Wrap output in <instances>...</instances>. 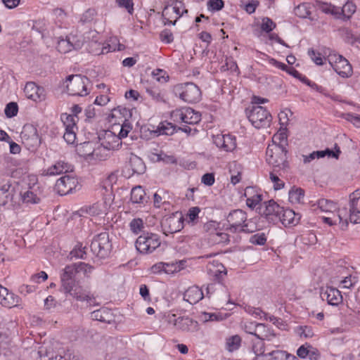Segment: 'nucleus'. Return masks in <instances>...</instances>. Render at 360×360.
<instances>
[{
    "label": "nucleus",
    "instance_id": "f257e3e1",
    "mask_svg": "<svg viewBox=\"0 0 360 360\" xmlns=\"http://www.w3.org/2000/svg\"><path fill=\"white\" fill-rule=\"evenodd\" d=\"M92 269L91 266L82 262L66 266L60 274V290L66 295H70L77 301L91 302L94 298L92 295L76 282L75 276L77 273L81 272L85 275L90 274Z\"/></svg>",
    "mask_w": 360,
    "mask_h": 360
},
{
    "label": "nucleus",
    "instance_id": "f03ea898",
    "mask_svg": "<svg viewBox=\"0 0 360 360\" xmlns=\"http://www.w3.org/2000/svg\"><path fill=\"white\" fill-rule=\"evenodd\" d=\"M287 150L283 144L269 145L266 151V162L274 167V172L284 171L288 167Z\"/></svg>",
    "mask_w": 360,
    "mask_h": 360
},
{
    "label": "nucleus",
    "instance_id": "7ed1b4c3",
    "mask_svg": "<svg viewBox=\"0 0 360 360\" xmlns=\"http://www.w3.org/2000/svg\"><path fill=\"white\" fill-rule=\"evenodd\" d=\"M101 145L90 153L92 155V158L98 160H105L109 154L105 153L103 155L100 156V152L102 150L105 151L108 150H118L122 146V142L120 140L119 136H117L114 132L108 130L104 132L101 137H100Z\"/></svg>",
    "mask_w": 360,
    "mask_h": 360
},
{
    "label": "nucleus",
    "instance_id": "20e7f679",
    "mask_svg": "<svg viewBox=\"0 0 360 360\" xmlns=\"http://www.w3.org/2000/svg\"><path fill=\"white\" fill-rule=\"evenodd\" d=\"M226 230L233 233L248 232L254 231L249 227L247 213L240 209L231 211L226 217Z\"/></svg>",
    "mask_w": 360,
    "mask_h": 360
},
{
    "label": "nucleus",
    "instance_id": "39448f33",
    "mask_svg": "<svg viewBox=\"0 0 360 360\" xmlns=\"http://www.w3.org/2000/svg\"><path fill=\"white\" fill-rule=\"evenodd\" d=\"M174 94L186 103H194L201 98L200 88L193 82L178 84L173 88Z\"/></svg>",
    "mask_w": 360,
    "mask_h": 360
},
{
    "label": "nucleus",
    "instance_id": "423d86ee",
    "mask_svg": "<svg viewBox=\"0 0 360 360\" xmlns=\"http://www.w3.org/2000/svg\"><path fill=\"white\" fill-rule=\"evenodd\" d=\"M249 121L257 129L269 126L272 117L266 108L259 105H253L245 110Z\"/></svg>",
    "mask_w": 360,
    "mask_h": 360
},
{
    "label": "nucleus",
    "instance_id": "0eeeda50",
    "mask_svg": "<svg viewBox=\"0 0 360 360\" xmlns=\"http://www.w3.org/2000/svg\"><path fill=\"white\" fill-rule=\"evenodd\" d=\"M171 119L177 124L195 125L201 120V114L191 108L176 109L171 112Z\"/></svg>",
    "mask_w": 360,
    "mask_h": 360
},
{
    "label": "nucleus",
    "instance_id": "6e6552de",
    "mask_svg": "<svg viewBox=\"0 0 360 360\" xmlns=\"http://www.w3.org/2000/svg\"><path fill=\"white\" fill-rule=\"evenodd\" d=\"M65 82L68 93L71 96H84L89 92L86 86L89 82V79L80 75H69Z\"/></svg>",
    "mask_w": 360,
    "mask_h": 360
},
{
    "label": "nucleus",
    "instance_id": "1a4fd4ad",
    "mask_svg": "<svg viewBox=\"0 0 360 360\" xmlns=\"http://www.w3.org/2000/svg\"><path fill=\"white\" fill-rule=\"evenodd\" d=\"M111 248L112 245L107 232H103L94 236L91 243L92 252L101 259L105 258L110 255Z\"/></svg>",
    "mask_w": 360,
    "mask_h": 360
},
{
    "label": "nucleus",
    "instance_id": "9d476101",
    "mask_svg": "<svg viewBox=\"0 0 360 360\" xmlns=\"http://www.w3.org/2000/svg\"><path fill=\"white\" fill-rule=\"evenodd\" d=\"M328 60L333 69L342 77H349L352 75V68L349 62L342 55L331 53L328 56Z\"/></svg>",
    "mask_w": 360,
    "mask_h": 360
},
{
    "label": "nucleus",
    "instance_id": "9b49d317",
    "mask_svg": "<svg viewBox=\"0 0 360 360\" xmlns=\"http://www.w3.org/2000/svg\"><path fill=\"white\" fill-rule=\"evenodd\" d=\"M81 185L78 179L72 174H65L58 179L55 184V190L60 195H68L79 190Z\"/></svg>",
    "mask_w": 360,
    "mask_h": 360
},
{
    "label": "nucleus",
    "instance_id": "f8f14e48",
    "mask_svg": "<svg viewBox=\"0 0 360 360\" xmlns=\"http://www.w3.org/2000/svg\"><path fill=\"white\" fill-rule=\"evenodd\" d=\"M184 217L181 212H174L165 215L161 221V226L164 232L176 233L184 228Z\"/></svg>",
    "mask_w": 360,
    "mask_h": 360
},
{
    "label": "nucleus",
    "instance_id": "ddd939ff",
    "mask_svg": "<svg viewBox=\"0 0 360 360\" xmlns=\"http://www.w3.org/2000/svg\"><path fill=\"white\" fill-rule=\"evenodd\" d=\"M283 211V207H281L274 200L264 202V205L259 207V213L265 217L270 223L277 224L278 217Z\"/></svg>",
    "mask_w": 360,
    "mask_h": 360
},
{
    "label": "nucleus",
    "instance_id": "4468645a",
    "mask_svg": "<svg viewBox=\"0 0 360 360\" xmlns=\"http://www.w3.org/2000/svg\"><path fill=\"white\" fill-rule=\"evenodd\" d=\"M158 69L150 70H146L142 75L141 84L146 92L153 98H156V87L158 83Z\"/></svg>",
    "mask_w": 360,
    "mask_h": 360
},
{
    "label": "nucleus",
    "instance_id": "2eb2a0df",
    "mask_svg": "<svg viewBox=\"0 0 360 360\" xmlns=\"http://www.w3.org/2000/svg\"><path fill=\"white\" fill-rule=\"evenodd\" d=\"M137 250L141 253H151L158 248V238L155 235L140 236L136 241Z\"/></svg>",
    "mask_w": 360,
    "mask_h": 360
},
{
    "label": "nucleus",
    "instance_id": "dca6fc26",
    "mask_svg": "<svg viewBox=\"0 0 360 360\" xmlns=\"http://www.w3.org/2000/svg\"><path fill=\"white\" fill-rule=\"evenodd\" d=\"M214 143L219 148L226 152L234 150L237 146L235 136L228 134H217L213 136Z\"/></svg>",
    "mask_w": 360,
    "mask_h": 360
},
{
    "label": "nucleus",
    "instance_id": "f3484780",
    "mask_svg": "<svg viewBox=\"0 0 360 360\" xmlns=\"http://www.w3.org/2000/svg\"><path fill=\"white\" fill-rule=\"evenodd\" d=\"M320 296L323 300H326L328 304L332 306H337L342 302L340 291L333 287L322 288Z\"/></svg>",
    "mask_w": 360,
    "mask_h": 360
},
{
    "label": "nucleus",
    "instance_id": "a211bd4d",
    "mask_svg": "<svg viewBox=\"0 0 360 360\" xmlns=\"http://www.w3.org/2000/svg\"><path fill=\"white\" fill-rule=\"evenodd\" d=\"M24 92L27 98L36 102L44 101L46 98L44 89L33 82H27Z\"/></svg>",
    "mask_w": 360,
    "mask_h": 360
},
{
    "label": "nucleus",
    "instance_id": "6ab92c4d",
    "mask_svg": "<svg viewBox=\"0 0 360 360\" xmlns=\"http://www.w3.org/2000/svg\"><path fill=\"white\" fill-rule=\"evenodd\" d=\"M73 170V166L64 160H58L43 171L44 176H56Z\"/></svg>",
    "mask_w": 360,
    "mask_h": 360
},
{
    "label": "nucleus",
    "instance_id": "aec40b11",
    "mask_svg": "<svg viewBox=\"0 0 360 360\" xmlns=\"http://www.w3.org/2000/svg\"><path fill=\"white\" fill-rule=\"evenodd\" d=\"M83 45L82 40L76 39L74 35L67 37L65 39H61L58 41V49L60 52L66 53L72 49H79Z\"/></svg>",
    "mask_w": 360,
    "mask_h": 360
},
{
    "label": "nucleus",
    "instance_id": "412c9836",
    "mask_svg": "<svg viewBox=\"0 0 360 360\" xmlns=\"http://www.w3.org/2000/svg\"><path fill=\"white\" fill-rule=\"evenodd\" d=\"M278 217L280 218L278 219V222L280 221L285 226H288L297 224L301 216L298 213L296 214L292 210L283 207V211L281 212V214Z\"/></svg>",
    "mask_w": 360,
    "mask_h": 360
},
{
    "label": "nucleus",
    "instance_id": "4be33fe9",
    "mask_svg": "<svg viewBox=\"0 0 360 360\" xmlns=\"http://www.w3.org/2000/svg\"><path fill=\"white\" fill-rule=\"evenodd\" d=\"M202 290L195 285L188 288L184 294V300L190 304H195L203 298Z\"/></svg>",
    "mask_w": 360,
    "mask_h": 360
},
{
    "label": "nucleus",
    "instance_id": "5701e85b",
    "mask_svg": "<svg viewBox=\"0 0 360 360\" xmlns=\"http://www.w3.org/2000/svg\"><path fill=\"white\" fill-rule=\"evenodd\" d=\"M186 261L172 262H159V273L163 271L167 274H173L184 269Z\"/></svg>",
    "mask_w": 360,
    "mask_h": 360
},
{
    "label": "nucleus",
    "instance_id": "b1692460",
    "mask_svg": "<svg viewBox=\"0 0 360 360\" xmlns=\"http://www.w3.org/2000/svg\"><path fill=\"white\" fill-rule=\"evenodd\" d=\"M176 321V327L182 331L193 332L198 330V322L188 316L179 317Z\"/></svg>",
    "mask_w": 360,
    "mask_h": 360
},
{
    "label": "nucleus",
    "instance_id": "393cba45",
    "mask_svg": "<svg viewBox=\"0 0 360 360\" xmlns=\"http://www.w3.org/2000/svg\"><path fill=\"white\" fill-rule=\"evenodd\" d=\"M20 197L22 202L27 205L38 204L40 202V197L34 187H30L27 191H21Z\"/></svg>",
    "mask_w": 360,
    "mask_h": 360
},
{
    "label": "nucleus",
    "instance_id": "a878e982",
    "mask_svg": "<svg viewBox=\"0 0 360 360\" xmlns=\"http://www.w3.org/2000/svg\"><path fill=\"white\" fill-rule=\"evenodd\" d=\"M20 302V298L6 288V294L0 298V304L4 307L12 308L18 307Z\"/></svg>",
    "mask_w": 360,
    "mask_h": 360
},
{
    "label": "nucleus",
    "instance_id": "bb28decb",
    "mask_svg": "<svg viewBox=\"0 0 360 360\" xmlns=\"http://www.w3.org/2000/svg\"><path fill=\"white\" fill-rule=\"evenodd\" d=\"M91 319L103 323H110L113 321L112 313L107 308H101L91 312Z\"/></svg>",
    "mask_w": 360,
    "mask_h": 360
},
{
    "label": "nucleus",
    "instance_id": "cd10ccee",
    "mask_svg": "<svg viewBox=\"0 0 360 360\" xmlns=\"http://www.w3.org/2000/svg\"><path fill=\"white\" fill-rule=\"evenodd\" d=\"M262 360H291L296 359L295 356H292L285 351L282 350H273L266 352L262 357Z\"/></svg>",
    "mask_w": 360,
    "mask_h": 360
},
{
    "label": "nucleus",
    "instance_id": "c85d7f7f",
    "mask_svg": "<svg viewBox=\"0 0 360 360\" xmlns=\"http://www.w3.org/2000/svg\"><path fill=\"white\" fill-rule=\"evenodd\" d=\"M129 165L132 174H141L146 171V165L141 158L136 155H131L129 158Z\"/></svg>",
    "mask_w": 360,
    "mask_h": 360
},
{
    "label": "nucleus",
    "instance_id": "c756f323",
    "mask_svg": "<svg viewBox=\"0 0 360 360\" xmlns=\"http://www.w3.org/2000/svg\"><path fill=\"white\" fill-rule=\"evenodd\" d=\"M13 188L6 183L0 188V205L4 206L13 199Z\"/></svg>",
    "mask_w": 360,
    "mask_h": 360
},
{
    "label": "nucleus",
    "instance_id": "7c9ffc66",
    "mask_svg": "<svg viewBox=\"0 0 360 360\" xmlns=\"http://www.w3.org/2000/svg\"><path fill=\"white\" fill-rule=\"evenodd\" d=\"M32 30L41 34V37L49 36V31L48 30V24L44 19H39L32 21Z\"/></svg>",
    "mask_w": 360,
    "mask_h": 360
},
{
    "label": "nucleus",
    "instance_id": "2f4dec72",
    "mask_svg": "<svg viewBox=\"0 0 360 360\" xmlns=\"http://www.w3.org/2000/svg\"><path fill=\"white\" fill-rule=\"evenodd\" d=\"M22 138L24 139H30L34 144L39 142L37 131L32 125H25L21 132Z\"/></svg>",
    "mask_w": 360,
    "mask_h": 360
},
{
    "label": "nucleus",
    "instance_id": "473e14b6",
    "mask_svg": "<svg viewBox=\"0 0 360 360\" xmlns=\"http://www.w3.org/2000/svg\"><path fill=\"white\" fill-rule=\"evenodd\" d=\"M146 193L141 186H135L131 191V201L134 204L143 203Z\"/></svg>",
    "mask_w": 360,
    "mask_h": 360
},
{
    "label": "nucleus",
    "instance_id": "72a5a7b5",
    "mask_svg": "<svg viewBox=\"0 0 360 360\" xmlns=\"http://www.w3.org/2000/svg\"><path fill=\"white\" fill-rule=\"evenodd\" d=\"M255 336L260 340L269 339L270 337L274 336L267 326L263 323H257Z\"/></svg>",
    "mask_w": 360,
    "mask_h": 360
},
{
    "label": "nucleus",
    "instance_id": "f704fd0d",
    "mask_svg": "<svg viewBox=\"0 0 360 360\" xmlns=\"http://www.w3.org/2000/svg\"><path fill=\"white\" fill-rule=\"evenodd\" d=\"M175 11H176L175 7H172L169 6H166L164 8L162 13V21L165 25L172 24V25H174L176 24V19H175L174 21L172 20V19L175 15Z\"/></svg>",
    "mask_w": 360,
    "mask_h": 360
},
{
    "label": "nucleus",
    "instance_id": "c9c22d12",
    "mask_svg": "<svg viewBox=\"0 0 360 360\" xmlns=\"http://www.w3.org/2000/svg\"><path fill=\"white\" fill-rule=\"evenodd\" d=\"M77 117L75 115L62 114L61 120L65 129H77L76 121Z\"/></svg>",
    "mask_w": 360,
    "mask_h": 360
},
{
    "label": "nucleus",
    "instance_id": "e433bc0d",
    "mask_svg": "<svg viewBox=\"0 0 360 360\" xmlns=\"http://www.w3.org/2000/svg\"><path fill=\"white\" fill-rule=\"evenodd\" d=\"M304 196V191L301 188H292L289 191V200L292 203L301 202Z\"/></svg>",
    "mask_w": 360,
    "mask_h": 360
},
{
    "label": "nucleus",
    "instance_id": "4c0bfd02",
    "mask_svg": "<svg viewBox=\"0 0 360 360\" xmlns=\"http://www.w3.org/2000/svg\"><path fill=\"white\" fill-rule=\"evenodd\" d=\"M141 136L146 139L158 136V127L146 124L141 128Z\"/></svg>",
    "mask_w": 360,
    "mask_h": 360
},
{
    "label": "nucleus",
    "instance_id": "58836bf2",
    "mask_svg": "<svg viewBox=\"0 0 360 360\" xmlns=\"http://www.w3.org/2000/svg\"><path fill=\"white\" fill-rule=\"evenodd\" d=\"M177 131V128L171 122H161L159 124V136L160 135H172Z\"/></svg>",
    "mask_w": 360,
    "mask_h": 360
},
{
    "label": "nucleus",
    "instance_id": "ea45409f",
    "mask_svg": "<svg viewBox=\"0 0 360 360\" xmlns=\"http://www.w3.org/2000/svg\"><path fill=\"white\" fill-rule=\"evenodd\" d=\"M318 206L323 212H333L337 209V206L333 201L324 198L319 200Z\"/></svg>",
    "mask_w": 360,
    "mask_h": 360
},
{
    "label": "nucleus",
    "instance_id": "a19ab883",
    "mask_svg": "<svg viewBox=\"0 0 360 360\" xmlns=\"http://www.w3.org/2000/svg\"><path fill=\"white\" fill-rule=\"evenodd\" d=\"M342 18L349 19L356 11V6L351 1H347L342 8Z\"/></svg>",
    "mask_w": 360,
    "mask_h": 360
},
{
    "label": "nucleus",
    "instance_id": "79ce46f5",
    "mask_svg": "<svg viewBox=\"0 0 360 360\" xmlns=\"http://www.w3.org/2000/svg\"><path fill=\"white\" fill-rule=\"evenodd\" d=\"M294 12L297 17L301 18H306L311 13L309 11V6L307 4H300L295 8Z\"/></svg>",
    "mask_w": 360,
    "mask_h": 360
},
{
    "label": "nucleus",
    "instance_id": "37998d69",
    "mask_svg": "<svg viewBox=\"0 0 360 360\" xmlns=\"http://www.w3.org/2000/svg\"><path fill=\"white\" fill-rule=\"evenodd\" d=\"M252 352L255 354V357L253 360H262V356L266 354L265 352V348L264 347V343L262 341H259L252 346Z\"/></svg>",
    "mask_w": 360,
    "mask_h": 360
},
{
    "label": "nucleus",
    "instance_id": "c03bdc74",
    "mask_svg": "<svg viewBox=\"0 0 360 360\" xmlns=\"http://www.w3.org/2000/svg\"><path fill=\"white\" fill-rule=\"evenodd\" d=\"M131 129L132 126L131 123L124 118L123 123L121 124L120 132L117 136H119L120 140L121 141L122 139L127 136Z\"/></svg>",
    "mask_w": 360,
    "mask_h": 360
},
{
    "label": "nucleus",
    "instance_id": "a18cd8bd",
    "mask_svg": "<svg viewBox=\"0 0 360 360\" xmlns=\"http://www.w3.org/2000/svg\"><path fill=\"white\" fill-rule=\"evenodd\" d=\"M349 220L353 224L360 223V211L356 206L349 205Z\"/></svg>",
    "mask_w": 360,
    "mask_h": 360
},
{
    "label": "nucleus",
    "instance_id": "49530a36",
    "mask_svg": "<svg viewBox=\"0 0 360 360\" xmlns=\"http://www.w3.org/2000/svg\"><path fill=\"white\" fill-rule=\"evenodd\" d=\"M115 3L118 7L126 9L129 14L134 13L133 0H115Z\"/></svg>",
    "mask_w": 360,
    "mask_h": 360
},
{
    "label": "nucleus",
    "instance_id": "de8ad7c7",
    "mask_svg": "<svg viewBox=\"0 0 360 360\" xmlns=\"http://www.w3.org/2000/svg\"><path fill=\"white\" fill-rule=\"evenodd\" d=\"M129 228L134 234L139 233L143 228V221L140 218L134 219L129 223Z\"/></svg>",
    "mask_w": 360,
    "mask_h": 360
},
{
    "label": "nucleus",
    "instance_id": "09e8293b",
    "mask_svg": "<svg viewBox=\"0 0 360 360\" xmlns=\"http://www.w3.org/2000/svg\"><path fill=\"white\" fill-rule=\"evenodd\" d=\"M241 339L238 335H233L227 340V347L229 351L237 349L240 345Z\"/></svg>",
    "mask_w": 360,
    "mask_h": 360
},
{
    "label": "nucleus",
    "instance_id": "8fccbe9b",
    "mask_svg": "<svg viewBox=\"0 0 360 360\" xmlns=\"http://www.w3.org/2000/svg\"><path fill=\"white\" fill-rule=\"evenodd\" d=\"M105 211L104 206L101 203H95L86 209V213L92 216L101 214Z\"/></svg>",
    "mask_w": 360,
    "mask_h": 360
},
{
    "label": "nucleus",
    "instance_id": "3c124183",
    "mask_svg": "<svg viewBox=\"0 0 360 360\" xmlns=\"http://www.w3.org/2000/svg\"><path fill=\"white\" fill-rule=\"evenodd\" d=\"M124 113H127V110L126 108H122L120 106L114 108L112 110V112L109 115L110 121L113 122V120L115 119V122H118V119L122 118L120 115H122Z\"/></svg>",
    "mask_w": 360,
    "mask_h": 360
},
{
    "label": "nucleus",
    "instance_id": "603ef678",
    "mask_svg": "<svg viewBox=\"0 0 360 360\" xmlns=\"http://www.w3.org/2000/svg\"><path fill=\"white\" fill-rule=\"evenodd\" d=\"M18 106L15 102H11L6 106L4 112L7 117H13L18 114Z\"/></svg>",
    "mask_w": 360,
    "mask_h": 360
},
{
    "label": "nucleus",
    "instance_id": "864d4df0",
    "mask_svg": "<svg viewBox=\"0 0 360 360\" xmlns=\"http://www.w3.org/2000/svg\"><path fill=\"white\" fill-rule=\"evenodd\" d=\"M262 200V195L261 194L257 193L253 195L252 196H250L247 198L246 205L248 207L254 209L256 207L257 205H259Z\"/></svg>",
    "mask_w": 360,
    "mask_h": 360
},
{
    "label": "nucleus",
    "instance_id": "5fc2aeb1",
    "mask_svg": "<svg viewBox=\"0 0 360 360\" xmlns=\"http://www.w3.org/2000/svg\"><path fill=\"white\" fill-rule=\"evenodd\" d=\"M274 172L277 173L276 172H274V170L270 173V179L274 183V188L275 190H280L284 187L285 184ZM278 173L279 175H281V172H278Z\"/></svg>",
    "mask_w": 360,
    "mask_h": 360
},
{
    "label": "nucleus",
    "instance_id": "6e6d98bb",
    "mask_svg": "<svg viewBox=\"0 0 360 360\" xmlns=\"http://www.w3.org/2000/svg\"><path fill=\"white\" fill-rule=\"evenodd\" d=\"M276 27V23L269 18L262 19L261 29L265 32H270Z\"/></svg>",
    "mask_w": 360,
    "mask_h": 360
},
{
    "label": "nucleus",
    "instance_id": "4d7b16f0",
    "mask_svg": "<svg viewBox=\"0 0 360 360\" xmlns=\"http://www.w3.org/2000/svg\"><path fill=\"white\" fill-rule=\"evenodd\" d=\"M224 6L223 0H209L207 2V8L211 11H218Z\"/></svg>",
    "mask_w": 360,
    "mask_h": 360
},
{
    "label": "nucleus",
    "instance_id": "13d9d810",
    "mask_svg": "<svg viewBox=\"0 0 360 360\" xmlns=\"http://www.w3.org/2000/svg\"><path fill=\"white\" fill-rule=\"evenodd\" d=\"M250 241L255 245H263L266 242V238L264 233H257L251 236Z\"/></svg>",
    "mask_w": 360,
    "mask_h": 360
},
{
    "label": "nucleus",
    "instance_id": "bf43d9fd",
    "mask_svg": "<svg viewBox=\"0 0 360 360\" xmlns=\"http://www.w3.org/2000/svg\"><path fill=\"white\" fill-rule=\"evenodd\" d=\"M160 40L165 44H170L174 41V35L170 30L165 29L160 34Z\"/></svg>",
    "mask_w": 360,
    "mask_h": 360
},
{
    "label": "nucleus",
    "instance_id": "052dcab7",
    "mask_svg": "<svg viewBox=\"0 0 360 360\" xmlns=\"http://www.w3.org/2000/svg\"><path fill=\"white\" fill-rule=\"evenodd\" d=\"M77 129H65L63 139L68 144H73L76 140Z\"/></svg>",
    "mask_w": 360,
    "mask_h": 360
},
{
    "label": "nucleus",
    "instance_id": "680f3d73",
    "mask_svg": "<svg viewBox=\"0 0 360 360\" xmlns=\"http://www.w3.org/2000/svg\"><path fill=\"white\" fill-rule=\"evenodd\" d=\"M288 114L290 115H292V112L289 109H285L283 111H281L278 114V119L281 124V128H283V127H285L288 124V122L289 121L288 118Z\"/></svg>",
    "mask_w": 360,
    "mask_h": 360
},
{
    "label": "nucleus",
    "instance_id": "e2e57ef3",
    "mask_svg": "<svg viewBox=\"0 0 360 360\" xmlns=\"http://www.w3.org/2000/svg\"><path fill=\"white\" fill-rule=\"evenodd\" d=\"M159 162L165 164H176V159L174 155H169L162 151L159 152Z\"/></svg>",
    "mask_w": 360,
    "mask_h": 360
},
{
    "label": "nucleus",
    "instance_id": "0e129e2a",
    "mask_svg": "<svg viewBox=\"0 0 360 360\" xmlns=\"http://www.w3.org/2000/svg\"><path fill=\"white\" fill-rule=\"evenodd\" d=\"M96 12L94 9L89 8L82 14L80 20L83 23L90 22L94 20V18L96 15Z\"/></svg>",
    "mask_w": 360,
    "mask_h": 360
},
{
    "label": "nucleus",
    "instance_id": "69168bd1",
    "mask_svg": "<svg viewBox=\"0 0 360 360\" xmlns=\"http://www.w3.org/2000/svg\"><path fill=\"white\" fill-rule=\"evenodd\" d=\"M177 319L176 318V315L174 314H165L161 317V322L162 324L167 323V324H172L176 326V323Z\"/></svg>",
    "mask_w": 360,
    "mask_h": 360
},
{
    "label": "nucleus",
    "instance_id": "338daca9",
    "mask_svg": "<svg viewBox=\"0 0 360 360\" xmlns=\"http://www.w3.org/2000/svg\"><path fill=\"white\" fill-rule=\"evenodd\" d=\"M212 239L218 243H226L229 241V235L226 233L216 231L212 233Z\"/></svg>",
    "mask_w": 360,
    "mask_h": 360
},
{
    "label": "nucleus",
    "instance_id": "774afa93",
    "mask_svg": "<svg viewBox=\"0 0 360 360\" xmlns=\"http://www.w3.org/2000/svg\"><path fill=\"white\" fill-rule=\"evenodd\" d=\"M257 323L256 322H246L244 323L243 328L245 333L255 335Z\"/></svg>",
    "mask_w": 360,
    "mask_h": 360
}]
</instances>
